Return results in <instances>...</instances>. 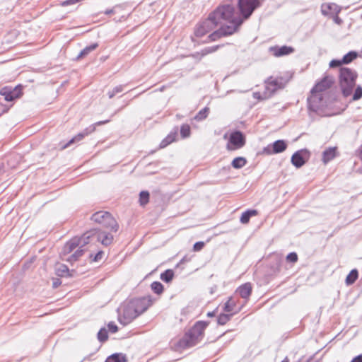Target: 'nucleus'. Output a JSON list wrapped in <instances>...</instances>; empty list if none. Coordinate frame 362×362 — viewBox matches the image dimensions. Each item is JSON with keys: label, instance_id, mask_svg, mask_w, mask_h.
<instances>
[{"label": "nucleus", "instance_id": "nucleus-16", "mask_svg": "<svg viewBox=\"0 0 362 362\" xmlns=\"http://www.w3.org/2000/svg\"><path fill=\"white\" fill-rule=\"evenodd\" d=\"M322 100V93L311 91V95L308 98L309 108L313 111H317L320 107Z\"/></svg>", "mask_w": 362, "mask_h": 362}, {"label": "nucleus", "instance_id": "nucleus-21", "mask_svg": "<svg viewBox=\"0 0 362 362\" xmlns=\"http://www.w3.org/2000/svg\"><path fill=\"white\" fill-rule=\"evenodd\" d=\"M236 292L245 300V303L249 299L252 293V286L250 283H245L238 288Z\"/></svg>", "mask_w": 362, "mask_h": 362}, {"label": "nucleus", "instance_id": "nucleus-51", "mask_svg": "<svg viewBox=\"0 0 362 362\" xmlns=\"http://www.w3.org/2000/svg\"><path fill=\"white\" fill-rule=\"evenodd\" d=\"M107 94L110 98H112L116 95L113 90L109 91Z\"/></svg>", "mask_w": 362, "mask_h": 362}, {"label": "nucleus", "instance_id": "nucleus-25", "mask_svg": "<svg viewBox=\"0 0 362 362\" xmlns=\"http://www.w3.org/2000/svg\"><path fill=\"white\" fill-rule=\"evenodd\" d=\"M105 362H127V358L122 353H115L108 356Z\"/></svg>", "mask_w": 362, "mask_h": 362}, {"label": "nucleus", "instance_id": "nucleus-40", "mask_svg": "<svg viewBox=\"0 0 362 362\" xmlns=\"http://www.w3.org/2000/svg\"><path fill=\"white\" fill-rule=\"evenodd\" d=\"M108 338L107 331L105 328H101L98 333V339L100 342L105 341Z\"/></svg>", "mask_w": 362, "mask_h": 362}, {"label": "nucleus", "instance_id": "nucleus-37", "mask_svg": "<svg viewBox=\"0 0 362 362\" xmlns=\"http://www.w3.org/2000/svg\"><path fill=\"white\" fill-rule=\"evenodd\" d=\"M151 288L152 289V291L158 294V295H160L163 293V284L159 282V281H153L151 284Z\"/></svg>", "mask_w": 362, "mask_h": 362}, {"label": "nucleus", "instance_id": "nucleus-22", "mask_svg": "<svg viewBox=\"0 0 362 362\" xmlns=\"http://www.w3.org/2000/svg\"><path fill=\"white\" fill-rule=\"evenodd\" d=\"M337 156V147H329L326 148L322 153V162L327 164L330 160H333Z\"/></svg>", "mask_w": 362, "mask_h": 362}, {"label": "nucleus", "instance_id": "nucleus-15", "mask_svg": "<svg viewBox=\"0 0 362 362\" xmlns=\"http://www.w3.org/2000/svg\"><path fill=\"white\" fill-rule=\"evenodd\" d=\"M269 52L274 57H279L284 55H288L294 52V49L289 46H274L269 49Z\"/></svg>", "mask_w": 362, "mask_h": 362}, {"label": "nucleus", "instance_id": "nucleus-19", "mask_svg": "<svg viewBox=\"0 0 362 362\" xmlns=\"http://www.w3.org/2000/svg\"><path fill=\"white\" fill-rule=\"evenodd\" d=\"M236 303L237 300L234 298H229L228 300L224 304V312L233 313V315L240 312L242 309V306L237 307Z\"/></svg>", "mask_w": 362, "mask_h": 362}, {"label": "nucleus", "instance_id": "nucleus-39", "mask_svg": "<svg viewBox=\"0 0 362 362\" xmlns=\"http://www.w3.org/2000/svg\"><path fill=\"white\" fill-rule=\"evenodd\" d=\"M180 135L182 138L189 137L190 135V127L188 124H182L180 127Z\"/></svg>", "mask_w": 362, "mask_h": 362}, {"label": "nucleus", "instance_id": "nucleus-53", "mask_svg": "<svg viewBox=\"0 0 362 362\" xmlns=\"http://www.w3.org/2000/svg\"><path fill=\"white\" fill-rule=\"evenodd\" d=\"M260 95H261V94H260V93H254V97H255V98H261V99H264V98H263L264 95L261 98V97H260Z\"/></svg>", "mask_w": 362, "mask_h": 362}, {"label": "nucleus", "instance_id": "nucleus-38", "mask_svg": "<svg viewBox=\"0 0 362 362\" xmlns=\"http://www.w3.org/2000/svg\"><path fill=\"white\" fill-rule=\"evenodd\" d=\"M149 201V193L147 191H142L139 194V203L141 206L146 205Z\"/></svg>", "mask_w": 362, "mask_h": 362}, {"label": "nucleus", "instance_id": "nucleus-30", "mask_svg": "<svg viewBox=\"0 0 362 362\" xmlns=\"http://www.w3.org/2000/svg\"><path fill=\"white\" fill-rule=\"evenodd\" d=\"M246 163L247 160L244 157H237L233 160L231 165L235 169H240L244 167Z\"/></svg>", "mask_w": 362, "mask_h": 362}, {"label": "nucleus", "instance_id": "nucleus-35", "mask_svg": "<svg viewBox=\"0 0 362 362\" xmlns=\"http://www.w3.org/2000/svg\"><path fill=\"white\" fill-rule=\"evenodd\" d=\"M209 112V108L205 107L204 108L199 110V112L194 116V119L197 121H202L207 117Z\"/></svg>", "mask_w": 362, "mask_h": 362}, {"label": "nucleus", "instance_id": "nucleus-5", "mask_svg": "<svg viewBox=\"0 0 362 362\" xmlns=\"http://www.w3.org/2000/svg\"><path fill=\"white\" fill-rule=\"evenodd\" d=\"M261 5L259 0H238V6L239 17L231 23H243L247 20L254 11Z\"/></svg>", "mask_w": 362, "mask_h": 362}, {"label": "nucleus", "instance_id": "nucleus-3", "mask_svg": "<svg viewBox=\"0 0 362 362\" xmlns=\"http://www.w3.org/2000/svg\"><path fill=\"white\" fill-rule=\"evenodd\" d=\"M357 76V73L350 68L341 67L340 69L339 86L345 97L352 94Z\"/></svg>", "mask_w": 362, "mask_h": 362}, {"label": "nucleus", "instance_id": "nucleus-23", "mask_svg": "<svg viewBox=\"0 0 362 362\" xmlns=\"http://www.w3.org/2000/svg\"><path fill=\"white\" fill-rule=\"evenodd\" d=\"M96 240L100 242L103 245L107 246L112 243L113 236L110 233L102 232L100 229H98Z\"/></svg>", "mask_w": 362, "mask_h": 362}, {"label": "nucleus", "instance_id": "nucleus-46", "mask_svg": "<svg viewBox=\"0 0 362 362\" xmlns=\"http://www.w3.org/2000/svg\"><path fill=\"white\" fill-rule=\"evenodd\" d=\"M204 246V243L202 241L197 242L194 246L193 249L194 251H199L201 250Z\"/></svg>", "mask_w": 362, "mask_h": 362}, {"label": "nucleus", "instance_id": "nucleus-27", "mask_svg": "<svg viewBox=\"0 0 362 362\" xmlns=\"http://www.w3.org/2000/svg\"><path fill=\"white\" fill-rule=\"evenodd\" d=\"M56 274L61 277L69 276V269L68 267L63 264H59L56 267Z\"/></svg>", "mask_w": 362, "mask_h": 362}, {"label": "nucleus", "instance_id": "nucleus-26", "mask_svg": "<svg viewBox=\"0 0 362 362\" xmlns=\"http://www.w3.org/2000/svg\"><path fill=\"white\" fill-rule=\"evenodd\" d=\"M78 247L74 253L69 255L68 257H63V260L67 261L69 262H74L78 259L80 257H81L83 254L84 250L83 247H80V246H78Z\"/></svg>", "mask_w": 362, "mask_h": 362}, {"label": "nucleus", "instance_id": "nucleus-43", "mask_svg": "<svg viewBox=\"0 0 362 362\" xmlns=\"http://www.w3.org/2000/svg\"><path fill=\"white\" fill-rule=\"evenodd\" d=\"M286 259L291 262H296L298 260V255L296 252H291L287 255Z\"/></svg>", "mask_w": 362, "mask_h": 362}, {"label": "nucleus", "instance_id": "nucleus-17", "mask_svg": "<svg viewBox=\"0 0 362 362\" xmlns=\"http://www.w3.org/2000/svg\"><path fill=\"white\" fill-rule=\"evenodd\" d=\"M333 82L334 81L332 77L326 76L312 88V92L321 93L322 92L329 88Z\"/></svg>", "mask_w": 362, "mask_h": 362}, {"label": "nucleus", "instance_id": "nucleus-42", "mask_svg": "<svg viewBox=\"0 0 362 362\" xmlns=\"http://www.w3.org/2000/svg\"><path fill=\"white\" fill-rule=\"evenodd\" d=\"M362 97V87L360 86H358L355 89V91L353 94V100H358Z\"/></svg>", "mask_w": 362, "mask_h": 362}, {"label": "nucleus", "instance_id": "nucleus-49", "mask_svg": "<svg viewBox=\"0 0 362 362\" xmlns=\"http://www.w3.org/2000/svg\"><path fill=\"white\" fill-rule=\"evenodd\" d=\"M124 89V86L122 85H119V86H117L116 87H115L112 90L115 91V93L117 94L118 93H120Z\"/></svg>", "mask_w": 362, "mask_h": 362}, {"label": "nucleus", "instance_id": "nucleus-6", "mask_svg": "<svg viewBox=\"0 0 362 362\" xmlns=\"http://www.w3.org/2000/svg\"><path fill=\"white\" fill-rule=\"evenodd\" d=\"M91 220L95 223L101 224L104 228H110L115 232H116L119 228L115 219L108 212H96L92 215Z\"/></svg>", "mask_w": 362, "mask_h": 362}, {"label": "nucleus", "instance_id": "nucleus-1", "mask_svg": "<svg viewBox=\"0 0 362 362\" xmlns=\"http://www.w3.org/2000/svg\"><path fill=\"white\" fill-rule=\"evenodd\" d=\"M153 303L151 296L134 298L123 303L118 308V320L123 325L132 322L135 318L144 313Z\"/></svg>", "mask_w": 362, "mask_h": 362}, {"label": "nucleus", "instance_id": "nucleus-18", "mask_svg": "<svg viewBox=\"0 0 362 362\" xmlns=\"http://www.w3.org/2000/svg\"><path fill=\"white\" fill-rule=\"evenodd\" d=\"M78 240V237H74L64 245L61 252L62 259L79 246Z\"/></svg>", "mask_w": 362, "mask_h": 362}, {"label": "nucleus", "instance_id": "nucleus-12", "mask_svg": "<svg viewBox=\"0 0 362 362\" xmlns=\"http://www.w3.org/2000/svg\"><path fill=\"white\" fill-rule=\"evenodd\" d=\"M109 121H110L109 119L104 120V121H100V122H96L94 125L90 126L88 128H86L83 132H81V133L78 134L77 135H76L74 137H73L66 145H64L63 146V148H67L71 144H74V143L81 141V139H83L84 138L85 136H87L90 133L94 132L95 129L96 125L104 124L109 122Z\"/></svg>", "mask_w": 362, "mask_h": 362}, {"label": "nucleus", "instance_id": "nucleus-55", "mask_svg": "<svg viewBox=\"0 0 362 362\" xmlns=\"http://www.w3.org/2000/svg\"><path fill=\"white\" fill-rule=\"evenodd\" d=\"M358 156H359L360 159L362 160V148L361 149V151L359 152Z\"/></svg>", "mask_w": 362, "mask_h": 362}, {"label": "nucleus", "instance_id": "nucleus-20", "mask_svg": "<svg viewBox=\"0 0 362 362\" xmlns=\"http://www.w3.org/2000/svg\"><path fill=\"white\" fill-rule=\"evenodd\" d=\"M96 233H98V229L94 228L86 232L82 236L78 237V245L80 247H83L88 244L90 238H96Z\"/></svg>", "mask_w": 362, "mask_h": 362}, {"label": "nucleus", "instance_id": "nucleus-4", "mask_svg": "<svg viewBox=\"0 0 362 362\" xmlns=\"http://www.w3.org/2000/svg\"><path fill=\"white\" fill-rule=\"evenodd\" d=\"M239 17L235 12V7L230 4L218 6L214 11L209 14L207 20L210 23H219L220 21H225L230 23L235 18Z\"/></svg>", "mask_w": 362, "mask_h": 362}, {"label": "nucleus", "instance_id": "nucleus-14", "mask_svg": "<svg viewBox=\"0 0 362 362\" xmlns=\"http://www.w3.org/2000/svg\"><path fill=\"white\" fill-rule=\"evenodd\" d=\"M305 156H308L306 149L297 151L291 156V163L297 168L302 167L306 162Z\"/></svg>", "mask_w": 362, "mask_h": 362}, {"label": "nucleus", "instance_id": "nucleus-9", "mask_svg": "<svg viewBox=\"0 0 362 362\" xmlns=\"http://www.w3.org/2000/svg\"><path fill=\"white\" fill-rule=\"evenodd\" d=\"M284 86L282 78H269L266 81L265 91L264 92V99L269 98L276 90L283 88Z\"/></svg>", "mask_w": 362, "mask_h": 362}, {"label": "nucleus", "instance_id": "nucleus-8", "mask_svg": "<svg viewBox=\"0 0 362 362\" xmlns=\"http://www.w3.org/2000/svg\"><path fill=\"white\" fill-rule=\"evenodd\" d=\"M340 11V7L334 3H325L321 6L322 13L329 16L334 23H341V20L338 16Z\"/></svg>", "mask_w": 362, "mask_h": 362}, {"label": "nucleus", "instance_id": "nucleus-11", "mask_svg": "<svg viewBox=\"0 0 362 362\" xmlns=\"http://www.w3.org/2000/svg\"><path fill=\"white\" fill-rule=\"evenodd\" d=\"M0 94L6 101H13L22 95V87L21 86H17L15 88L6 86L0 90Z\"/></svg>", "mask_w": 362, "mask_h": 362}, {"label": "nucleus", "instance_id": "nucleus-48", "mask_svg": "<svg viewBox=\"0 0 362 362\" xmlns=\"http://www.w3.org/2000/svg\"><path fill=\"white\" fill-rule=\"evenodd\" d=\"M103 255V252L99 251L93 257V260L94 262H97L101 259L102 256Z\"/></svg>", "mask_w": 362, "mask_h": 362}, {"label": "nucleus", "instance_id": "nucleus-2", "mask_svg": "<svg viewBox=\"0 0 362 362\" xmlns=\"http://www.w3.org/2000/svg\"><path fill=\"white\" fill-rule=\"evenodd\" d=\"M207 324L204 322H197L177 343V349H185L198 344L202 337Z\"/></svg>", "mask_w": 362, "mask_h": 362}, {"label": "nucleus", "instance_id": "nucleus-41", "mask_svg": "<svg viewBox=\"0 0 362 362\" xmlns=\"http://www.w3.org/2000/svg\"><path fill=\"white\" fill-rule=\"evenodd\" d=\"M206 33V30L205 29L204 24H199L195 30V35L197 37H202Z\"/></svg>", "mask_w": 362, "mask_h": 362}, {"label": "nucleus", "instance_id": "nucleus-28", "mask_svg": "<svg viewBox=\"0 0 362 362\" xmlns=\"http://www.w3.org/2000/svg\"><path fill=\"white\" fill-rule=\"evenodd\" d=\"M257 214V211L256 210H247L242 214L240 218V221L243 224L247 223L250 221V217L252 216H255Z\"/></svg>", "mask_w": 362, "mask_h": 362}, {"label": "nucleus", "instance_id": "nucleus-31", "mask_svg": "<svg viewBox=\"0 0 362 362\" xmlns=\"http://www.w3.org/2000/svg\"><path fill=\"white\" fill-rule=\"evenodd\" d=\"M358 278V271L356 269H353L350 272V273L347 275L346 278V285L353 284Z\"/></svg>", "mask_w": 362, "mask_h": 362}, {"label": "nucleus", "instance_id": "nucleus-45", "mask_svg": "<svg viewBox=\"0 0 362 362\" xmlns=\"http://www.w3.org/2000/svg\"><path fill=\"white\" fill-rule=\"evenodd\" d=\"M108 329L112 333H115L118 330V327L116 324L113 322H110L107 325Z\"/></svg>", "mask_w": 362, "mask_h": 362}, {"label": "nucleus", "instance_id": "nucleus-56", "mask_svg": "<svg viewBox=\"0 0 362 362\" xmlns=\"http://www.w3.org/2000/svg\"><path fill=\"white\" fill-rule=\"evenodd\" d=\"M282 362H288V361L286 360V361H282Z\"/></svg>", "mask_w": 362, "mask_h": 362}, {"label": "nucleus", "instance_id": "nucleus-50", "mask_svg": "<svg viewBox=\"0 0 362 362\" xmlns=\"http://www.w3.org/2000/svg\"><path fill=\"white\" fill-rule=\"evenodd\" d=\"M351 362H362V354L354 357Z\"/></svg>", "mask_w": 362, "mask_h": 362}, {"label": "nucleus", "instance_id": "nucleus-29", "mask_svg": "<svg viewBox=\"0 0 362 362\" xmlns=\"http://www.w3.org/2000/svg\"><path fill=\"white\" fill-rule=\"evenodd\" d=\"M176 139V134L175 133H170L164 139L162 140V141L160 143V148H163L166 147L168 145L173 143Z\"/></svg>", "mask_w": 362, "mask_h": 362}, {"label": "nucleus", "instance_id": "nucleus-54", "mask_svg": "<svg viewBox=\"0 0 362 362\" xmlns=\"http://www.w3.org/2000/svg\"><path fill=\"white\" fill-rule=\"evenodd\" d=\"M207 315L209 317H212L214 315V312H209L208 313Z\"/></svg>", "mask_w": 362, "mask_h": 362}, {"label": "nucleus", "instance_id": "nucleus-34", "mask_svg": "<svg viewBox=\"0 0 362 362\" xmlns=\"http://www.w3.org/2000/svg\"><path fill=\"white\" fill-rule=\"evenodd\" d=\"M357 55L358 54L356 52L351 51L343 57L341 59V62L343 64H347L355 59L357 57Z\"/></svg>", "mask_w": 362, "mask_h": 362}, {"label": "nucleus", "instance_id": "nucleus-33", "mask_svg": "<svg viewBox=\"0 0 362 362\" xmlns=\"http://www.w3.org/2000/svg\"><path fill=\"white\" fill-rule=\"evenodd\" d=\"M233 316V313H223L219 315L217 319V322L218 325H226L231 318Z\"/></svg>", "mask_w": 362, "mask_h": 362}, {"label": "nucleus", "instance_id": "nucleus-32", "mask_svg": "<svg viewBox=\"0 0 362 362\" xmlns=\"http://www.w3.org/2000/svg\"><path fill=\"white\" fill-rule=\"evenodd\" d=\"M174 276V272L172 269H167L160 274V279L166 283L172 281Z\"/></svg>", "mask_w": 362, "mask_h": 362}, {"label": "nucleus", "instance_id": "nucleus-13", "mask_svg": "<svg viewBox=\"0 0 362 362\" xmlns=\"http://www.w3.org/2000/svg\"><path fill=\"white\" fill-rule=\"evenodd\" d=\"M286 147L287 144L284 140H277L264 147L263 152L267 155L276 154L284 151Z\"/></svg>", "mask_w": 362, "mask_h": 362}, {"label": "nucleus", "instance_id": "nucleus-24", "mask_svg": "<svg viewBox=\"0 0 362 362\" xmlns=\"http://www.w3.org/2000/svg\"><path fill=\"white\" fill-rule=\"evenodd\" d=\"M220 45H214L211 47H207L202 49L200 52H197L192 54V57L198 60H201L204 56L215 52L220 47Z\"/></svg>", "mask_w": 362, "mask_h": 362}, {"label": "nucleus", "instance_id": "nucleus-10", "mask_svg": "<svg viewBox=\"0 0 362 362\" xmlns=\"http://www.w3.org/2000/svg\"><path fill=\"white\" fill-rule=\"evenodd\" d=\"M245 144V139L242 132L235 131L232 132L229 138V144H227V149L233 151L243 147Z\"/></svg>", "mask_w": 362, "mask_h": 362}, {"label": "nucleus", "instance_id": "nucleus-52", "mask_svg": "<svg viewBox=\"0 0 362 362\" xmlns=\"http://www.w3.org/2000/svg\"><path fill=\"white\" fill-rule=\"evenodd\" d=\"M115 12V8H112V9L106 10L105 11V13L107 14V15H109V14H111V13H114Z\"/></svg>", "mask_w": 362, "mask_h": 362}, {"label": "nucleus", "instance_id": "nucleus-36", "mask_svg": "<svg viewBox=\"0 0 362 362\" xmlns=\"http://www.w3.org/2000/svg\"><path fill=\"white\" fill-rule=\"evenodd\" d=\"M98 45L97 43H93L90 45V46L86 47L84 49H83L80 54L78 56V58H81L82 57H84L87 54H88L91 51L94 50L98 47Z\"/></svg>", "mask_w": 362, "mask_h": 362}, {"label": "nucleus", "instance_id": "nucleus-44", "mask_svg": "<svg viewBox=\"0 0 362 362\" xmlns=\"http://www.w3.org/2000/svg\"><path fill=\"white\" fill-rule=\"evenodd\" d=\"M341 59H333L329 62V67L335 68L342 65Z\"/></svg>", "mask_w": 362, "mask_h": 362}, {"label": "nucleus", "instance_id": "nucleus-7", "mask_svg": "<svg viewBox=\"0 0 362 362\" xmlns=\"http://www.w3.org/2000/svg\"><path fill=\"white\" fill-rule=\"evenodd\" d=\"M241 24H223L222 26L208 36L209 41H215L222 37L231 35L239 29Z\"/></svg>", "mask_w": 362, "mask_h": 362}, {"label": "nucleus", "instance_id": "nucleus-47", "mask_svg": "<svg viewBox=\"0 0 362 362\" xmlns=\"http://www.w3.org/2000/svg\"><path fill=\"white\" fill-rule=\"evenodd\" d=\"M62 284V281L59 279H54L52 281V287L54 288H57L59 286H60Z\"/></svg>", "mask_w": 362, "mask_h": 362}]
</instances>
